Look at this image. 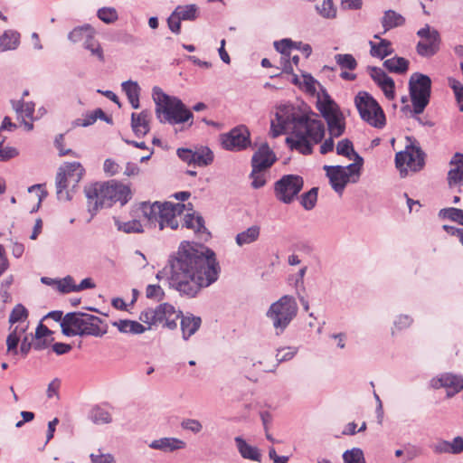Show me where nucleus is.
Wrapping results in <instances>:
<instances>
[{
    "label": "nucleus",
    "instance_id": "32",
    "mask_svg": "<svg viewBox=\"0 0 463 463\" xmlns=\"http://www.w3.org/2000/svg\"><path fill=\"white\" fill-rule=\"evenodd\" d=\"M354 161L352 164H349L346 166H343L347 178L351 183H356L359 180L361 175V170L364 165V158L359 155L355 154V156L353 157Z\"/></svg>",
    "mask_w": 463,
    "mask_h": 463
},
{
    "label": "nucleus",
    "instance_id": "13",
    "mask_svg": "<svg viewBox=\"0 0 463 463\" xmlns=\"http://www.w3.org/2000/svg\"><path fill=\"white\" fill-rule=\"evenodd\" d=\"M425 154L420 147L408 146L405 151L398 152L395 156V165L402 177H405L410 169L412 172L420 171L425 162Z\"/></svg>",
    "mask_w": 463,
    "mask_h": 463
},
{
    "label": "nucleus",
    "instance_id": "38",
    "mask_svg": "<svg viewBox=\"0 0 463 463\" xmlns=\"http://www.w3.org/2000/svg\"><path fill=\"white\" fill-rule=\"evenodd\" d=\"M101 115H103V110L101 109H96L91 112H87L86 114H84L83 118H76L75 120H73L72 127H90L97 121L98 116Z\"/></svg>",
    "mask_w": 463,
    "mask_h": 463
},
{
    "label": "nucleus",
    "instance_id": "54",
    "mask_svg": "<svg viewBox=\"0 0 463 463\" xmlns=\"http://www.w3.org/2000/svg\"><path fill=\"white\" fill-rule=\"evenodd\" d=\"M298 353V348L294 346L282 347L277 350L278 364L291 360Z\"/></svg>",
    "mask_w": 463,
    "mask_h": 463
},
{
    "label": "nucleus",
    "instance_id": "9",
    "mask_svg": "<svg viewBox=\"0 0 463 463\" xmlns=\"http://www.w3.org/2000/svg\"><path fill=\"white\" fill-rule=\"evenodd\" d=\"M409 91L413 112L421 114L430 102L431 93L430 78L420 72H414L409 80Z\"/></svg>",
    "mask_w": 463,
    "mask_h": 463
},
{
    "label": "nucleus",
    "instance_id": "51",
    "mask_svg": "<svg viewBox=\"0 0 463 463\" xmlns=\"http://www.w3.org/2000/svg\"><path fill=\"white\" fill-rule=\"evenodd\" d=\"M122 90L128 99H139L141 89L137 81L127 80L122 83Z\"/></svg>",
    "mask_w": 463,
    "mask_h": 463
},
{
    "label": "nucleus",
    "instance_id": "43",
    "mask_svg": "<svg viewBox=\"0 0 463 463\" xmlns=\"http://www.w3.org/2000/svg\"><path fill=\"white\" fill-rule=\"evenodd\" d=\"M317 193L318 188L313 187L308 192L301 194L300 204L305 210L310 211L316 206L317 201Z\"/></svg>",
    "mask_w": 463,
    "mask_h": 463
},
{
    "label": "nucleus",
    "instance_id": "48",
    "mask_svg": "<svg viewBox=\"0 0 463 463\" xmlns=\"http://www.w3.org/2000/svg\"><path fill=\"white\" fill-rule=\"evenodd\" d=\"M29 312L22 304L14 306L9 316V323L14 325L18 322H24L28 318Z\"/></svg>",
    "mask_w": 463,
    "mask_h": 463
},
{
    "label": "nucleus",
    "instance_id": "7",
    "mask_svg": "<svg viewBox=\"0 0 463 463\" xmlns=\"http://www.w3.org/2000/svg\"><path fill=\"white\" fill-rule=\"evenodd\" d=\"M298 307L294 297L284 295L272 303L266 312L271 321L276 335L284 333L292 320L297 317Z\"/></svg>",
    "mask_w": 463,
    "mask_h": 463
},
{
    "label": "nucleus",
    "instance_id": "21",
    "mask_svg": "<svg viewBox=\"0 0 463 463\" xmlns=\"http://www.w3.org/2000/svg\"><path fill=\"white\" fill-rule=\"evenodd\" d=\"M151 112L147 109L131 114V128L137 137H145L150 131Z\"/></svg>",
    "mask_w": 463,
    "mask_h": 463
},
{
    "label": "nucleus",
    "instance_id": "4",
    "mask_svg": "<svg viewBox=\"0 0 463 463\" xmlns=\"http://www.w3.org/2000/svg\"><path fill=\"white\" fill-rule=\"evenodd\" d=\"M152 99L156 105V116L160 123L178 125L194 118L193 112L179 98L165 93L160 87L153 88Z\"/></svg>",
    "mask_w": 463,
    "mask_h": 463
},
{
    "label": "nucleus",
    "instance_id": "45",
    "mask_svg": "<svg viewBox=\"0 0 463 463\" xmlns=\"http://www.w3.org/2000/svg\"><path fill=\"white\" fill-rule=\"evenodd\" d=\"M335 61L342 70L354 71L357 67V61L355 58L349 53L336 54L335 55Z\"/></svg>",
    "mask_w": 463,
    "mask_h": 463
},
{
    "label": "nucleus",
    "instance_id": "18",
    "mask_svg": "<svg viewBox=\"0 0 463 463\" xmlns=\"http://www.w3.org/2000/svg\"><path fill=\"white\" fill-rule=\"evenodd\" d=\"M277 160L276 155L267 143L260 145L251 157V166L256 170L269 168Z\"/></svg>",
    "mask_w": 463,
    "mask_h": 463
},
{
    "label": "nucleus",
    "instance_id": "39",
    "mask_svg": "<svg viewBox=\"0 0 463 463\" xmlns=\"http://www.w3.org/2000/svg\"><path fill=\"white\" fill-rule=\"evenodd\" d=\"M301 44V42H293L291 39L285 38L275 42L274 47L275 50L281 53L283 56L288 57L290 50L299 49Z\"/></svg>",
    "mask_w": 463,
    "mask_h": 463
},
{
    "label": "nucleus",
    "instance_id": "6",
    "mask_svg": "<svg viewBox=\"0 0 463 463\" xmlns=\"http://www.w3.org/2000/svg\"><path fill=\"white\" fill-rule=\"evenodd\" d=\"M184 207V203L171 202H155L153 203L143 202L140 203L143 216L151 225L158 224L161 231L166 227L176 230L179 226L176 217L182 214Z\"/></svg>",
    "mask_w": 463,
    "mask_h": 463
},
{
    "label": "nucleus",
    "instance_id": "19",
    "mask_svg": "<svg viewBox=\"0 0 463 463\" xmlns=\"http://www.w3.org/2000/svg\"><path fill=\"white\" fill-rule=\"evenodd\" d=\"M324 170L329 178L332 188L339 194H342L345 185L351 183L342 165H325Z\"/></svg>",
    "mask_w": 463,
    "mask_h": 463
},
{
    "label": "nucleus",
    "instance_id": "53",
    "mask_svg": "<svg viewBox=\"0 0 463 463\" xmlns=\"http://www.w3.org/2000/svg\"><path fill=\"white\" fill-rule=\"evenodd\" d=\"M345 463H365L364 452L361 449L354 448L343 454Z\"/></svg>",
    "mask_w": 463,
    "mask_h": 463
},
{
    "label": "nucleus",
    "instance_id": "58",
    "mask_svg": "<svg viewBox=\"0 0 463 463\" xmlns=\"http://www.w3.org/2000/svg\"><path fill=\"white\" fill-rule=\"evenodd\" d=\"M181 427L183 430H189L194 434H197L202 431L203 425L202 423L195 419H184L181 422Z\"/></svg>",
    "mask_w": 463,
    "mask_h": 463
},
{
    "label": "nucleus",
    "instance_id": "8",
    "mask_svg": "<svg viewBox=\"0 0 463 463\" xmlns=\"http://www.w3.org/2000/svg\"><path fill=\"white\" fill-rule=\"evenodd\" d=\"M354 104L361 118L370 126L383 128L385 126V115L376 99L366 91H359L354 98Z\"/></svg>",
    "mask_w": 463,
    "mask_h": 463
},
{
    "label": "nucleus",
    "instance_id": "47",
    "mask_svg": "<svg viewBox=\"0 0 463 463\" xmlns=\"http://www.w3.org/2000/svg\"><path fill=\"white\" fill-rule=\"evenodd\" d=\"M439 216L463 225V210L461 209L454 207L444 208L439 211Z\"/></svg>",
    "mask_w": 463,
    "mask_h": 463
},
{
    "label": "nucleus",
    "instance_id": "36",
    "mask_svg": "<svg viewBox=\"0 0 463 463\" xmlns=\"http://www.w3.org/2000/svg\"><path fill=\"white\" fill-rule=\"evenodd\" d=\"M194 165L198 166H206L213 163V153L207 146H202L199 149L194 151Z\"/></svg>",
    "mask_w": 463,
    "mask_h": 463
},
{
    "label": "nucleus",
    "instance_id": "14",
    "mask_svg": "<svg viewBox=\"0 0 463 463\" xmlns=\"http://www.w3.org/2000/svg\"><path fill=\"white\" fill-rule=\"evenodd\" d=\"M416 34L421 39L416 44V52L420 57L430 58L439 51L441 38L437 29L425 24Z\"/></svg>",
    "mask_w": 463,
    "mask_h": 463
},
{
    "label": "nucleus",
    "instance_id": "64",
    "mask_svg": "<svg viewBox=\"0 0 463 463\" xmlns=\"http://www.w3.org/2000/svg\"><path fill=\"white\" fill-rule=\"evenodd\" d=\"M119 165L112 159H106L103 165L104 172L109 175H115L119 171Z\"/></svg>",
    "mask_w": 463,
    "mask_h": 463
},
{
    "label": "nucleus",
    "instance_id": "15",
    "mask_svg": "<svg viewBox=\"0 0 463 463\" xmlns=\"http://www.w3.org/2000/svg\"><path fill=\"white\" fill-rule=\"evenodd\" d=\"M223 148L230 151H241L250 146V133L245 125H240L221 136Z\"/></svg>",
    "mask_w": 463,
    "mask_h": 463
},
{
    "label": "nucleus",
    "instance_id": "57",
    "mask_svg": "<svg viewBox=\"0 0 463 463\" xmlns=\"http://www.w3.org/2000/svg\"><path fill=\"white\" fill-rule=\"evenodd\" d=\"M147 298L160 301L165 298V291L159 285H148L146 288Z\"/></svg>",
    "mask_w": 463,
    "mask_h": 463
},
{
    "label": "nucleus",
    "instance_id": "2",
    "mask_svg": "<svg viewBox=\"0 0 463 463\" xmlns=\"http://www.w3.org/2000/svg\"><path fill=\"white\" fill-rule=\"evenodd\" d=\"M285 131L290 132L286 138L288 147L307 156L312 154L313 145L322 142L325 125L312 111L305 112L292 105H282L270 122V135L277 137Z\"/></svg>",
    "mask_w": 463,
    "mask_h": 463
},
{
    "label": "nucleus",
    "instance_id": "24",
    "mask_svg": "<svg viewBox=\"0 0 463 463\" xmlns=\"http://www.w3.org/2000/svg\"><path fill=\"white\" fill-rule=\"evenodd\" d=\"M238 451L243 458L260 462L261 454L257 447L248 444L241 437L234 439Z\"/></svg>",
    "mask_w": 463,
    "mask_h": 463
},
{
    "label": "nucleus",
    "instance_id": "44",
    "mask_svg": "<svg viewBox=\"0 0 463 463\" xmlns=\"http://www.w3.org/2000/svg\"><path fill=\"white\" fill-rule=\"evenodd\" d=\"M25 328H21L19 330L18 326H15L13 331L8 335L6 338V345H7V351L9 353H12L14 354H18L17 345L20 341V335L22 333H24Z\"/></svg>",
    "mask_w": 463,
    "mask_h": 463
},
{
    "label": "nucleus",
    "instance_id": "56",
    "mask_svg": "<svg viewBox=\"0 0 463 463\" xmlns=\"http://www.w3.org/2000/svg\"><path fill=\"white\" fill-rule=\"evenodd\" d=\"M158 312H160V311L156 310V308L155 309H152V308L146 309V310L141 312V314L139 316V319L143 323L148 324L149 326L158 324V320L160 319V317L158 318L156 317V316H159Z\"/></svg>",
    "mask_w": 463,
    "mask_h": 463
},
{
    "label": "nucleus",
    "instance_id": "46",
    "mask_svg": "<svg viewBox=\"0 0 463 463\" xmlns=\"http://www.w3.org/2000/svg\"><path fill=\"white\" fill-rule=\"evenodd\" d=\"M336 153L339 156H345L350 160L357 154L354 149V145L348 138L342 139L337 143Z\"/></svg>",
    "mask_w": 463,
    "mask_h": 463
},
{
    "label": "nucleus",
    "instance_id": "28",
    "mask_svg": "<svg viewBox=\"0 0 463 463\" xmlns=\"http://www.w3.org/2000/svg\"><path fill=\"white\" fill-rule=\"evenodd\" d=\"M405 21V18L401 14H398L393 10H387L384 12L381 23L384 29V33H386L392 28L403 25Z\"/></svg>",
    "mask_w": 463,
    "mask_h": 463
},
{
    "label": "nucleus",
    "instance_id": "41",
    "mask_svg": "<svg viewBox=\"0 0 463 463\" xmlns=\"http://www.w3.org/2000/svg\"><path fill=\"white\" fill-rule=\"evenodd\" d=\"M92 33V27L90 24L77 26L69 33L68 39L71 43H76L82 40H85L86 36L88 34H91Z\"/></svg>",
    "mask_w": 463,
    "mask_h": 463
},
{
    "label": "nucleus",
    "instance_id": "22",
    "mask_svg": "<svg viewBox=\"0 0 463 463\" xmlns=\"http://www.w3.org/2000/svg\"><path fill=\"white\" fill-rule=\"evenodd\" d=\"M148 446L153 449L168 453L184 449L186 447V443L178 438L164 437L158 439H154Z\"/></svg>",
    "mask_w": 463,
    "mask_h": 463
},
{
    "label": "nucleus",
    "instance_id": "60",
    "mask_svg": "<svg viewBox=\"0 0 463 463\" xmlns=\"http://www.w3.org/2000/svg\"><path fill=\"white\" fill-rule=\"evenodd\" d=\"M181 22L182 20L173 11L170 16L167 18V25L169 30L175 34H179L181 33Z\"/></svg>",
    "mask_w": 463,
    "mask_h": 463
},
{
    "label": "nucleus",
    "instance_id": "31",
    "mask_svg": "<svg viewBox=\"0 0 463 463\" xmlns=\"http://www.w3.org/2000/svg\"><path fill=\"white\" fill-rule=\"evenodd\" d=\"M383 66L390 72L403 74L409 69V61L403 57L394 56L383 61Z\"/></svg>",
    "mask_w": 463,
    "mask_h": 463
},
{
    "label": "nucleus",
    "instance_id": "42",
    "mask_svg": "<svg viewBox=\"0 0 463 463\" xmlns=\"http://www.w3.org/2000/svg\"><path fill=\"white\" fill-rule=\"evenodd\" d=\"M97 17L107 24H114L118 20V14L114 7H101L97 11Z\"/></svg>",
    "mask_w": 463,
    "mask_h": 463
},
{
    "label": "nucleus",
    "instance_id": "11",
    "mask_svg": "<svg viewBox=\"0 0 463 463\" xmlns=\"http://www.w3.org/2000/svg\"><path fill=\"white\" fill-rule=\"evenodd\" d=\"M317 109L327 124L329 135L332 137H341L345 131V118L339 106L327 96L318 103Z\"/></svg>",
    "mask_w": 463,
    "mask_h": 463
},
{
    "label": "nucleus",
    "instance_id": "52",
    "mask_svg": "<svg viewBox=\"0 0 463 463\" xmlns=\"http://www.w3.org/2000/svg\"><path fill=\"white\" fill-rule=\"evenodd\" d=\"M449 86L453 90L459 111H463V84L456 79L449 78Z\"/></svg>",
    "mask_w": 463,
    "mask_h": 463
},
{
    "label": "nucleus",
    "instance_id": "23",
    "mask_svg": "<svg viewBox=\"0 0 463 463\" xmlns=\"http://www.w3.org/2000/svg\"><path fill=\"white\" fill-rule=\"evenodd\" d=\"M156 310H159L158 312L159 316H156L160 319L158 320V323H165L164 326L169 328V329H175L177 326L176 320L180 317L181 312L177 313L174 307L169 303H163L160 304L156 307Z\"/></svg>",
    "mask_w": 463,
    "mask_h": 463
},
{
    "label": "nucleus",
    "instance_id": "26",
    "mask_svg": "<svg viewBox=\"0 0 463 463\" xmlns=\"http://www.w3.org/2000/svg\"><path fill=\"white\" fill-rule=\"evenodd\" d=\"M112 326L123 334L140 335L146 331V327L142 324L129 319H119L113 322Z\"/></svg>",
    "mask_w": 463,
    "mask_h": 463
},
{
    "label": "nucleus",
    "instance_id": "25",
    "mask_svg": "<svg viewBox=\"0 0 463 463\" xmlns=\"http://www.w3.org/2000/svg\"><path fill=\"white\" fill-rule=\"evenodd\" d=\"M201 324L202 319L200 317H195L192 314L187 316H182L181 329L183 333V338L184 340H187L200 328Z\"/></svg>",
    "mask_w": 463,
    "mask_h": 463
},
{
    "label": "nucleus",
    "instance_id": "12",
    "mask_svg": "<svg viewBox=\"0 0 463 463\" xmlns=\"http://www.w3.org/2000/svg\"><path fill=\"white\" fill-rule=\"evenodd\" d=\"M304 186V179L298 175H284L274 184V194L277 200L289 204L298 195Z\"/></svg>",
    "mask_w": 463,
    "mask_h": 463
},
{
    "label": "nucleus",
    "instance_id": "35",
    "mask_svg": "<svg viewBox=\"0 0 463 463\" xmlns=\"http://www.w3.org/2000/svg\"><path fill=\"white\" fill-rule=\"evenodd\" d=\"M89 418L95 424H109L112 422L111 414L100 406L93 407L90 411Z\"/></svg>",
    "mask_w": 463,
    "mask_h": 463
},
{
    "label": "nucleus",
    "instance_id": "17",
    "mask_svg": "<svg viewBox=\"0 0 463 463\" xmlns=\"http://www.w3.org/2000/svg\"><path fill=\"white\" fill-rule=\"evenodd\" d=\"M368 71L373 80L381 88L388 99H394L395 83L383 70L375 66H369Z\"/></svg>",
    "mask_w": 463,
    "mask_h": 463
},
{
    "label": "nucleus",
    "instance_id": "61",
    "mask_svg": "<svg viewBox=\"0 0 463 463\" xmlns=\"http://www.w3.org/2000/svg\"><path fill=\"white\" fill-rule=\"evenodd\" d=\"M19 155L18 150L13 146H0V161H8Z\"/></svg>",
    "mask_w": 463,
    "mask_h": 463
},
{
    "label": "nucleus",
    "instance_id": "29",
    "mask_svg": "<svg viewBox=\"0 0 463 463\" xmlns=\"http://www.w3.org/2000/svg\"><path fill=\"white\" fill-rule=\"evenodd\" d=\"M20 43V33L16 31L7 30L0 37V52L15 50Z\"/></svg>",
    "mask_w": 463,
    "mask_h": 463
},
{
    "label": "nucleus",
    "instance_id": "49",
    "mask_svg": "<svg viewBox=\"0 0 463 463\" xmlns=\"http://www.w3.org/2000/svg\"><path fill=\"white\" fill-rule=\"evenodd\" d=\"M316 10L324 18L332 19L336 15V9L332 0H323L321 5H317Z\"/></svg>",
    "mask_w": 463,
    "mask_h": 463
},
{
    "label": "nucleus",
    "instance_id": "34",
    "mask_svg": "<svg viewBox=\"0 0 463 463\" xmlns=\"http://www.w3.org/2000/svg\"><path fill=\"white\" fill-rule=\"evenodd\" d=\"M174 12L182 21H194L198 17V6L194 4L177 5Z\"/></svg>",
    "mask_w": 463,
    "mask_h": 463
},
{
    "label": "nucleus",
    "instance_id": "3",
    "mask_svg": "<svg viewBox=\"0 0 463 463\" xmlns=\"http://www.w3.org/2000/svg\"><path fill=\"white\" fill-rule=\"evenodd\" d=\"M84 193L91 216L95 215L99 208L110 207L117 202L124 205L131 199L130 188L114 180L85 186Z\"/></svg>",
    "mask_w": 463,
    "mask_h": 463
},
{
    "label": "nucleus",
    "instance_id": "27",
    "mask_svg": "<svg viewBox=\"0 0 463 463\" xmlns=\"http://www.w3.org/2000/svg\"><path fill=\"white\" fill-rule=\"evenodd\" d=\"M373 37L375 39H380V42L378 43H375L372 41L369 43L371 46L370 53L372 56L383 60L394 52V50L392 48V43L389 40L382 39L378 34H375Z\"/></svg>",
    "mask_w": 463,
    "mask_h": 463
},
{
    "label": "nucleus",
    "instance_id": "33",
    "mask_svg": "<svg viewBox=\"0 0 463 463\" xmlns=\"http://www.w3.org/2000/svg\"><path fill=\"white\" fill-rule=\"evenodd\" d=\"M182 227L186 229L193 230L195 233L204 232H206V228L204 226V220L203 216L196 215L194 213H187L184 217V222Z\"/></svg>",
    "mask_w": 463,
    "mask_h": 463
},
{
    "label": "nucleus",
    "instance_id": "30",
    "mask_svg": "<svg viewBox=\"0 0 463 463\" xmlns=\"http://www.w3.org/2000/svg\"><path fill=\"white\" fill-rule=\"evenodd\" d=\"M260 233V227L258 225H252L249 227L246 231L239 232L235 237V241L238 246L241 247L246 244H250L255 242Z\"/></svg>",
    "mask_w": 463,
    "mask_h": 463
},
{
    "label": "nucleus",
    "instance_id": "62",
    "mask_svg": "<svg viewBox=\"0 0 463 463\" xmlns=\"http://www.w3.org/2000/svg\"><path fill=\"white\" fill-rule=\"evenodd\" d=\"M177 156H179V158L191 165V164H194V151L189 149V148H178L177 151Z\"/></svg>",
    "mask_w": 463,
    "mask_h": 463
},
{
    "label": "nucleus",
    "instance_id": "37",
    "mask_svg": "<svg viewBox=\"0 0 463 463\" xmlns=\"http://www.w3.org/2000/svg\"><path fill=\"white\" fill-rule=\"evenodd\" d=\"M83 46L89 50L92 55L96 56L100 61H104V53L99 43L95 40L93 34H88L84 40Z\"/></svg>",
    "mask_w": 463,
    "mask_h": 463
},
{
    "label": "nucleus",
    "instance_id": "10",
    "mask_svg": "<svg viewBox=\"0 0 463 463\" xmlns=\"http://www.w3.org/2000/svg\"><path fill=\"white\" fill-rule=\"evenodd\" d=\"M84 173L85 170L79 162L66 163L59 168L56 175V194L59 200L70 201L71 199L70 193L65 190L70 184L75 187Z\"/></svg>",
    "mask_w": 463,
    "mask_h": 463
},
{
    "label": "nucleus",
    "instance_id": "50",
    "mask_svg": "<svg viewBox=\"0 0 463 463\" xmlns=\"http://www.w3.org/2000/svg\"><path fill=\"white\" fill-rule=\"evenodd\" d=\"M116 225L118 231H122L126 233L143 232L142 224L137 220H131L128 222L116 221Z\"/></svg>",
    "mask_w": 463,
    "mask_h": 463
},
{
    "label": "nucleus",
    "instance_id": "40",
    "mask_svg": "<svg viewBox=\"0 0 463 463\" xmlns=\"http://www.w3.org/2000/svg\"><path fill=\"white\" fill-rule=\"evenodd\" d=\"M13 108L18 118L33 119L34 113V104L33 102L17 101L13 104Z\"/></svg>",
    "mask_w": 463,
    "mask_h": 463
},
{
    "label": "nucleus",
    "instance_id": "59",
    "mask_svg": "<svg viewBox=\"0 0 463 463\" xmlns=\"http://www.w3.org/2000/svg\"><path fill=\"white\" fill-rule=\"evenodd\" d=\"M262 170H256L252 167V171L250 175V177L252 179L251 186L254 189H260L266 184V178L263 174H261Z\"/></svg>",
    "mask_w": 463,
    "mask_h": 463
},
{
    "label": "nucleus",
    "instance_id": "16",
    "mask_svg": "<svg viewBox=\"0 0 463 463\" xmlns=\"http://www.w3.org/2000/svg\"><path fill=\"white\" fill-rule=\"evenodd\" d=\"M433 389H447V397L451 398L463 390V376L451 373H443L430 380Z\"/></svg>",
    "mask_w": 463,
    "mask_h": 463
},
{
    "label": "nucleus",
    "instance_id": "55",
    "mask_svg": "<svg viewBox=\"0 0 463 463\" xmlns=\"http://www.w3.org/2000/svg\"><path fill=\"white\" fill-rule=\"evenodd\" d=\"M76 284L71 276H66L62 279H58L57 289L63 294L75 292Z\"/></svg>",
    "mask_w": 463,
    "mask_h": 463
},
{
    "label": "nucleus",
    "instance_id": "1",
    "mask_svg": "<svg viewBox=\"0 0 463 463\" xmlns=\"http://www.w3.org/2000/svg\"><path fill=\"white\" fill-rule=\"evenodd\" d=\"M165 270L169 287L193 298L218 279L221 267L212 249L184 241L169 256Z\"/></svg>",
    "mask_w": 463,
    "mask_h": 463
},
{
    "label": "nucleus",
    "instance_id": "5",
    "mask_svg": "<svg viewBox=\"0 0 463 463\" xmlns=\"http://www.w3.org/2000/svg\"><path fill=\"white\" fill-rule=\"evenodd\" d=\"M61 332L66 336L93 335L100 337L108 332V326L94 315L71 312L61 322Z\"/></svg>",
    "mask_w": 463,
    "mask_h": 463
},
{
    "label": "nucleus",
    "instance_id": "20",
    "mask_svg": "<svg viewBox=\"0 0 463 463\" xmlns=\"http://www.w3.org/2000/svg\"><path fill=\"white\" fill-rule=\"evenodd\" d=\"M449 165L453 167L448 173V184L450 188L463 184V155L456 153Z\"/></svg>",
    "mask_w": 463,
    "mask_h": 463
},
{
    "label": "nucleus",
    "instance_id": "63",
    "mask_svg": "<svg viewBox=\"0 0 463 463\" xmlns=\"http://www.w3.org/2000/svg\"><path fill=\"white\" fill-rule=\"evenodd\" d=\"M449 454H460L463 452V438L458 436L450 442L449 441Z\"/></svg>",
    "mask_w": 463,
    "mask_h": 463
}]
</instances>
